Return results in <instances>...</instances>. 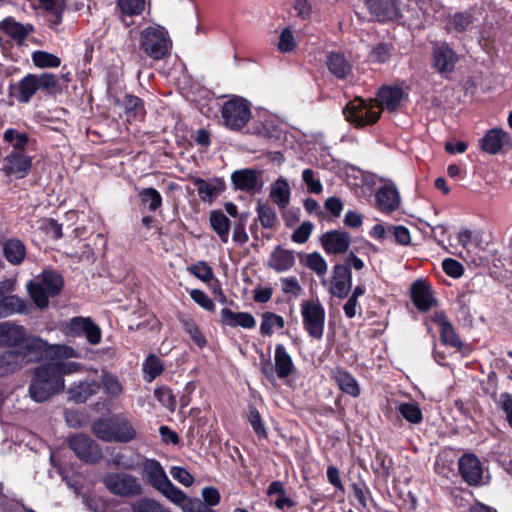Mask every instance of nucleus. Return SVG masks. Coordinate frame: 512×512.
Listing matches in <instances>:
<instances>
[{"instance_id":"nucleus-58","label":"nucleus","mask_w":512,"mask_h":512,"mask_svg":"<svg viewBox=\"0 0 512 512\" xmlns=\"http://www.w3.org/2000/svg\"><path fill=\"white\" fill-rule=\"evenodd\" d=\"M145 0H118L117 6L124 15H139L144 9Z\"/></svg>"},{"instance_id":"nucleus-39","label":"nucleus","mask_w":512,"mask_h":512,"mask_svg":"<svg viewBox=\"0 0 512 512\" xmlns=\"http://www.w3.org/2000/svg\"><path fill=\"white\" fill-rule=\"evenodd\" d=\"M270 197L280 208H286L290 201L288 182L283 178L276 180L271 187Z\"/></svg>"},{"instance_id":"nucleus-45","label":"nucleus","mask_w":512,"mask_h":512,"mask_svg":"<svg viewBox=\"0 0 512 512\" xmlns=\"http://www.w3.org/2000/svg\"><path fill=\"white\" fill-rule=\"evenodd\" d=\"M101 383L105 393L112 398H117L123 393V385L114 374L103 371L101 374Z\"/></svg>"},{"instance_id":"nucleus-10","label":"nucleus","mask_w":512,"mask_h":512,"mask_svg":"<svg viewBox=\"0 0 512 512\" xmlns=\"http://www.w3.org/2000/svg\"><path fill=\"white\" fill-rule=\"evenodd\" d=\"M303 327L308 335L320 340L324 334L325 308L319 299L304 300L300 304Z\"/></svg>"},{"instance_id":"nucleus-33","label":"nucleus","mask_w":512,"mask_h":512,"mask_svg":"<svg viewBox=\"0 0 512 512\" xmlns=\"http://www.w3.org/2000/svg\"><path fill=\"white\" fill-rule=\"evenodd\" d=\"M435 321L440 326V339L445 345H450L452 347L460 349L462 347V342L455 331L452 323L443 315L439 314L436 316Z\"/></svg>"},{"instance_id":"nucleus-31","label":"nucleus","mask_w":512,"mask_h":512,"mask_svg":"<svg viewBox=\"0 0 512 512\" xmlns=\"http://www.w3.org/2000/svg\"><path fill=\"white\" fill-rule=\"evenodd\" d=\"M171 503L178 506L183 512H215L201 500L188 496L182 490H180Z\"/></svg>"},{"instance_id":"nucleus-15","label":"nucleus","mask_w":512,"mask_h":512,"mask_svg":"<svg viewBox=\"0 0 512 512\" xmlns=\"http://www.w3.org/2000/svg\"><path fill=\"white\" fill-rule=\"evenodd\" d=\"M321 284L332 296L343 299L348 296L352 287L351 270L344 264H336L333 267L331 279L324 278Z\"/></svg>"},{"instance_id":"nucleus-30","label":"nucleus","mask_w":512,"mask_h":512,"mask_svg":"<svg viewBox=\"0 0 512 512\" xmlns=\"http://www.w3.org/2000/svg\"><path fill=\"white\" fill-rule=\"evenodd\" d=\"M332 377L341 391L353 397L360 395V386L357 380L346 370L336 368L332 371Z\"/></svg>"},{"instance_id":"nucleus-40","label":"nucleus","mask_w":512,"mask_h":512,"mask_svg":"<svg viewBox=\"0 0 512 512\" xmlns=\"http://www.w3.org/2000/svg\"><path fill=\"white\" fill-rule=\"evenodd\" d=\"M473 24V16L470 12H457L448 17L446 23L447 31L464 32Z\"/></svg>"},{"instance_id":"nucleus-41","label":"nucleus","mask_w":512,"mask_h":512,"mask_svg":"<svg viewBox=\"0 0 512 512\" xmlns=\"http://www.w3.org/2000/svg\"><path fill=\"white\" fill-rule=\"evenodd\" d=\"M210 224L223 243L228 242L230 221L222 211H213L210 215Z\"/></svg>"},{"instance_id":"nucleus-28","label":"nucleus","mask_w":512,"mask_h":512,"mask_svg":"<svg viewBox=\"0 0 512 512\" xmlns=\"http://www.w3.org/2000/svg\"><path fill=\"white\" fill-rule=\"evenodd\" d=\"M326 65L329 72L339 79L346 78L352 71L351 63L341 52H330L327 55Z\"/></svg>"},{"instance_id":"nucleus-11","label":"nucleus","mask_w":512,"mask_h":512,"mask_svg":"<svg viewBox=\"0 0 512 512\" xmlns=\"http://www.w3.org/2000/svg\"><path fill=\"white\" fill-rule=\"evenodd\" d=\"M221 116L226 127L240 130L251 118L250 104L246 99L234 96L223 104Z\"/></svg>"},{"instance_id":"nucleus-6","label":"nucleus","mask_w":512,"mask_h":512,"mask_svg":"<svg viewBox=\"0 0 512 512\" xmlns=\"http://www.w3.org/2000/svg\"><path fill=\"white\" fill-rule=\"evenodd\" d=\"M141 468L143 478L151 487L172 502L181 489L171 482L161 463L156 459H145Z\"/></svg>"},{"instance_id":"nucleus-32","label":"nucleus","mask_w":512,"mask_h":512,"mask_svg":"<svg viewBox=\"0 0 512 512\" xmlns=\"http://www.w3.org/2000/svg\"><path fill=\"white\" fill-rule=\"evenodd\" d=\"M193 183L199 197L203 201L211 202L223 190V182L219 179L207 181L201 178H196Z\"/></svg>"},{"instance_id":"nucleus-25","label":"nucleus","mask_w":512,"mask_h":512,"mask_svg":"<svg viewBox=\"0 0 512 512\" xmlns=\"http://www.w3.org/2000/svg\"><path fill=\"white\" fill-rule=\"evenodd\" d=\"M378 208L383 212H392L399 208L401 198L393 183L386 184L378 189L376 193Z\"/></svg>"},{"instance_id":"nucleus-14","label":"nucleus","mask_w":512,"mask_h":512,"mask_svg":"<svg viewBox=\"0 0 512 512\" xmlns=\"http://www.w3.org/2000/svg\"><path fill=\"white\" fill-rule=\"evenodd\" d=\"M61 331L72 337L85 336L91 345L101 341V329L88 317H73L61 326Z\"/></svg>"},{"instance_id":"nucleus-22","label":"nucleus","mask_w":512,"mask_h":512,"mask_svg":"<svg viewBox=\"0 0 512 512\" xmlns=\"http://www.w3.org/2000/svg\"><path fill=\"white\" fill-rule=\"evenodd\" d=\"M321 243L328 254H342L350 246V237L345 232L334 230L323 234Z\"/></svg>"},{"instance_id":"nucleus-47","label":"nucleus","mask_w":512,"mask_h":512,"mask_svg":"<svg viewBox=\"0 0 512 512\" xmlns=\"http://www.w3.org/2000/svg\"><path fill=\"white\" fill-rule=\"evenodd\" d=\"M394 53V46L392 43L380 42L376 44L369 53V59L373 63H386Z\"/></svg>"},{"instance_id":"nucleus-61","label":"nucleus","mask_w":512,"mask_h":512,"mask_svg":"<svg viewBox=\"0 0 512 512\" xmlns=\"http://www.w3.org/2000/svg\"><path fill=\"white\" fill-rule=\"evenodd\" d=\"M50 363L54 364L60 377H63V375L76 373L82 368L80 363L73 361L66 362L65 360H51Z\"/></svg>"},{"instance_id":"nucleus-44","label":"nucleus","mask_w":512,"mask_h":512,"mask_svg":"<svg viewBox=\"0 0 512 512\" xmlns=\"http://www.w3.org/2000/svg\"><path fill=\"white\" fill-rule=\"evenodd\" d=\"M285 326L284 318L272 312H265L262 314V322L260 325V332L262 335L270 336L274 333L275 329H282Z\"/></svg>"},{"instance_id":"nucleus-35","label":"nucleus","mask_w":512,"mask_h":512,"mask_svg":"<svg viewBox=\"0 0 512 512\" xmlns=\"http://www.w3.org/2000/svg\"><path fill=\"white\" fill-rule=\"evenodd\" d=\"M507 136V133L502 129H491L482 138L481 147L489 154H496L507 142Z\"/></svg>"},{"instance_id":"nucleus-48","label":"nucleus","mask_w":512,"mask_h":512,"mask_svg":"<svg viewBox=\"0 0 512 512\" xmlns=\"http://www.w3.org/2000/svg\"><path fill=\"white\" fill-rule=\"evenodd\" d=\"M180 322L184 331L190 336L195 345L200 349L204 348L207 344V340L195 321L190 318H182Z\"/></svg>"},{"instance_id":"nucleus-4","label":"nucleus","mask_w":512,"mask_h":512,"mask_svg":"<svg viewBox=\"0 0 512 512\" xmlns=\"http://www.w3.org/2000/svg\"><path fill=\"white\" fill-rule=\"evenodd\" d=\"M63 287V279L61 275L55 271H45L35 280H31L27 284V290L34 301L35 305L40 309H45L49 305V297H54L61 292Z\"/></svg>"},{"instance_id":"nucleus-43","label":"nucleus","mask_w":512,"mask_h":512,"mask_svg":"<svg viewBox=\"0 0 512 512\" xmlns=\"http://www.w3.org/2000/svg\"><path fill=\"white\" fill-rule=\"evenodd\" d=\"M131 512H172L170 508L163 505L160 501L143 497L136 500L131 505Z\"/></svg>"},{"instance_id":"nucleus-9","label":"nucleus","mask_w":512,"mask_h":512,"mask_svg":"<svg viewBox=\"0 0 512 512\" xmlns=\"http://www.w3.org/2000/svg\"><path fill=\"white\" fill-rule=\"evenodd\" d=\"M105 488L113 495L124 498H135L143 493L140 480L129 473L110 472L103 476Z\"/></svg>"},{"instance_id":"nucleus-51","label":"nucleus","mask_w":512,"mask_h":512,"mask_svg":"<svg viewBox=\"0 0 512 512\" xmlns=\"http://www.w3.org/2000/svg\"><path fill=\"white\" fill-rule=\"evenodd\" d=\"M142 370L147 381L151 382L163 372L164 365L159 357L152 354L145 359Z\"/></svg>"},{"instance_id":"nucleus-42","label":"nucleus","mask_w":512,"mask_h":512,"mask_svg":"<svg viewBox=\"0 0 512 512\" xmlns=\"http://www.w3.org/2000/svg\"><path fill=\"white\" fill-rule=\"evenodd\" d=\"M43 9L48 13L49 25L52 28L62 23L65 3L63 0H51L41 4Z\"/></svg>"},{"instance_id":"nucleus-27","label":"nucleus","mask_w":512,"mask_h":512,"mask_svg":"<svg viewBox=\"0 0 512 512\" xmlns=\"http://www.w3.org/2000/svg\"><path fill=\"white\" fill-rule=\"evenodd\" d=\"M222 325L229 327H242L244 329H252L256 326V320L251 313L233 312L229 308H223L220 311Z\"/></svg>"},{"instance_id":"nucleus-2","label":"nucleus","mask_w":512,"mask_h":512,"mask_svg":"<svg viewBox=\"0 0 512 512\" xmlns=\"http://www.w3.org/2000/svg\"><path fill=\"white\" fill-rule=\"evenodd\" d=\"M64 387V378L57 373L54 364L48 362L33 370L28 394L35 402L41 403L62 392Z\"/></svg>"},{"instance_id":"nucleus-21","label":"nucleus","mask_w":512,"mask_h":512,"mask_svg":"<svg viewBox=\"0 0 512 512\" xmlns=\"http://www.w3.org/2000/svg\"><path fill=\"white\" fill-rule=\"evenodd\" d=\"M24 326L7 321L0 323V347H17L25 340Z\"/></svg>"},{"instance_id":"nucleus-8","label":"nucleus","mask_w":512,"mask_h":512,"mask_svg":"<svg viewBox=\"0 0 512 512\" xmlns=\"http://www.w3.org/2000/svg\"><path fill=\"white\" fill-rule=\"evenodd\" d=\"M171 40L162 27H147L140 33V49L153 60H160L169 54Z\"/></svg>"},{"instance_id":"nucleus-34","label":"nucleus","mask_w":512,"mask_h":512,"mask_svg":"<svg viewBox=\"0 0 512 512\" xmlns=\"http://www.w3.org/2000/svg\"><path fill=\"white\" fill-rule=\"evenodd\" d=\"M24 366V356L18 351L0 353V377L16 372Z\"/></svg>"},{"instance_id":"nucleus-3","label":"nucleus","mask_w":512,"mask_h":512,"mask_svg":"<svg viewBox=\"0 0 512 512\" xmlns=\"http://www.w3.org/2000/svg\"><path fill=\"white\" fill-rule=\"evenodd\" d=\"M92 432L98 439L108 443H128L137 435L132 422L123 415H114L94 421Z\"/></svg>"},{"instance_id":"nucleus-46","label":"nucleus","mask_w":512,"mask_h":512,"mask_svg":"<svg viewBox=\"0 0 512 512\" xmlns=\"http://www.w3.org/2000/svg\"><path fill=\"white\" fill-rule=\"evenodd\" d=\"M396 409L406 421L412 424H419L422 422V411L417 403H400L397 405Z\"/></svg>"},{"instance_id":"nucleus-1","label":"nucleus","mask_w":512,"mask_h":512,"mask_svg":"<svg viewBox=\"0 0 512 512\" xmlns=\"http://www.w3.org/2000/svg\"><path fill=\"white\" fill-rule=\"evenodd\" d=\"M23 347L18 350L24 356V365L33 362L46 360H68L77 358L78 352L71 346L65 344H49L46 340L38 336H29L25 334Z\"/></svg>"},{"instance_id":"nucleus-55","label":"nucleus","mask_w":512,"mask_h":512,"mask_svg":"<svg viewBox=\"0 0 512 512\" xmlns=\"http://www.w3.org/2000/svg\"><path fill=\"white\" fill-rule=\"evenodd\" d=\"M392 466V459L381 452H378L375 455V458L372 462V469L374 473L384 478H387L390 475Z\"/></svg>"},{"instance_id":"nucleus-53","label":"nucleus","mask_w":512,"mask_h":512,"mask_svg":"<svg viewBox=\"0 0 512 512\" xmlns=\"http://www.w3.org/2000/svg\"><path fill=\"white\" fill-rule=\"evenodd\" d=\"M1 25L6 34L18 40L24 39L32 31L31 25L24 26L13 19H5Z\"/></svg>"},{"instance_id":"nucleus-17","label":"nucleus","mask_w":512,"mask_h":512,"mask_svg":"<svg viewBox=\"0 0 512 512\" xmlns=\"http://www.w3.org/2000/svg\"><path fill=\"white\" fill-rule=\"evenodd\" d=\"M235 188L250 194L259 193L263 186L262 172L254 169H241L231 175Z\"/></svg>"},{"instance_id":"nucleus-57","label":"nucleus","mask_w":512,"mask_h":512,"mask_svg":"<svg viewBox=\"0 0 512 512\" xmlns=\"http://www.w3.org/2000/svg\"><path fill=\"white\" fill-rule=\"evenodd\" d=\"M191 274H193L199 280L207 283L214 278V273L210 265L205 261H199L188 268Z\"/></svg>"},{"instance_id":"nucleus-29","label":"nucleus","mask_w":512,"mask_h":512,"mask_svg":"<svg viewBox=\"0 0 512 512\" xmlns=\"http://www.w3.org/2000/svg\"><path fill=\"white\" fill-rule=\"evenodd\" d=\"M100 384L96 381H80L68 391L69 398L77 403L86 402L91 396L97 394Z\"/></svg>"},{"instance_id":"nucleus-18","label":"nucleus","mask_w":512,"mask_h":512,"mask_svg":"<svg viewBox=\"0 0 512 512\" xmlns=\"http://www.w3.org/2000/svg\"><path fill=\"white\" fill-rule=\"evenodd\" d=\"M406 94L400 86L396 85H383L379 88L377 93V102L381 111L383 109L389 112L398 110L405 99Z\"/></svg>"},{"instance_id":"nucleus-54","label":"nucleus","mask_w":512,"mask_h":512,"mask_svg":"<svg viewBox=\"0 0 512 512\" xmlns=\"http://www.w3.org/2000/svg\"><path fill=\"white\" fill-rule=\"evenodd\" d=\"M32 60L35 66L39 68H56L60 66L61 60L54 54L46 51H35L32 54Z\"/></svg>"},{"instance_id":"nucleus-13","label":"nucleus","mask_w":512,"mask_h":512,"mask_svg":"<svg viewBox=\"0 0 512 512\" xmlns=\"http://www.w3.org/2000/svg\"><path fill=\"white\" fill-rule=\"evenodd\" d=\"M68 445L75 455L86 463H97L103 457L99 444L86 434L77 433L70 436Z\"/></svg>"},{"instance_id":"nucleus-24","label":"nucleus","mask_w":512,"mask_h":512,"mask_svg":"<svg viewBox=\"0 0 512 512\" xmlns=\"http://www.w3.org/2000/svg\"><path fill=\"white\" fill-rule=\"evenodd\" d=\"M295 264L294 252L276 246L270 253L269 258L266 262V266L273 269L277 273H282L290 270Z\"/></svg>"},{"instance_id":"nucleus-37","label":"nucleus","mask_w":512,"mask_h":512,"mask_svg":"<svg viewBox=\"0 0 512 512\" xmlns=\"http://www.w3.org/2000/svg\"><path fill=\"white\" fill-rule=\"evenodd\" d=\"M5 258L12 265H20L26 256V248L18 239H9L3 245Z\"/></svg>"},{"instance_id":"nucleus-62","label":"nucleus","mask_w":512,"mask_h":512,"mask_svg":"<svg viewBox=\"0 0 512 512\" xmlns=\"http://www.w3.org/2000/svg\"><path fill=\"white\" fill-rule=\"evenodd\" d=\"M190 297L194 302L207 311H214L215 305L213 300L202 290L193 289L190 292Z\"/></svg>"},{"instance_id":"nucleus-19","label":"nucleus","mask_w":512,"mask_h":512,"mask_svg":"<svg viewBox=\"0 0 512 512\" xmlns=\"http://www.w3.org/2000/svg\"><path fill=\"white\" fill-rule=\"evenodd\" d=\"M457 60L458 56L447 43H441L434 47L433 65L440 74L451 73Z\"/></svg>"},{"instance_id":"nucleus-59","label":"nucleus","mask_w":512,"mask_h":512,"mask_svg":"<svg viewBox=\"0 0 512 512\" xmlns=\"http://www.w3.org/2000/svg\"><path fill=\"white\" fill-rule=\"evenodd\" d=\"M154 395L163 406L168 408L170 411L175 410L176 399L170 388L165 386L158 387L154 390Z\"/></svg>"},{"instance_id":"nucleus-49","label":"nucleus","mask_w":512,"mask_h":512,"mask_svg":"<svg viewBox=\"0 0 512 512\" xmlns=\"http://www.w3.org/2000/svg\"><path fill=\"white\" fill-rule=\"evenodd\" d=\"M123 106L128 118L142 119L144 117V105L140 98L127 95L123 100Z\"/></svg>"},{"instance_id":"nucleus-16","label":"nucleus","mask_w":512,"mask_h":512,"mask_svg":"<svg viewBox=\"0 0 512 512\" xmlns=\"http://www.w3.org/2000/svg\"><path fill=\"white\" fill-rule=\"evenodd\" d=\"M409 2L410 0H366L370 12L382 22L401 16Z\"/></svg>"},{"instance_id":"nucleus-64","label":"nucleus","mask_w":512,"mask_h":512,"mask_svg":"<svg viewBox=\"0 0 512 512\" xmlns=\"http://www.w3.org/2000/svg\"><path fill=\"white\" fill-rule=\"evenodd\" d=\"M170 474L176 481L185 487L192 486L195 481L194 477L185 468L180 466L171 467Z\"/></svg>"},{"instance_id":"nucleus-36","label":"nucleus","mask_w":512,"mask_h":512,"mask_svg":"<svg viewBox=\"0 0 512 512\" xmlns=\"http://www.w3.org/2000/svg\"><path fill=\"white\" fill-rule=\"evenodd\" d=\"M27 302L17 295H8L0 299V319L13 314H23L27 312Z\"/></svg>"},{"instance_id":"nucleus-7","label":"nucleus","mask_w":512,"mask_h":512,"mask_svg":"<svg viewBox=\"0 0 512 512\" xmlns=\"http://www.w3.org/2000/svg\"><path fill=\"white\" fill-rule=\"evenodd\" d=\"M343 114L347 121L356 127L373 125L381 116V108L374 99L365 101L362 98H355L346 104Z\"/></svg>"},{"instance_id":"nucleus-60","label":"nucleus","mask_w":512,"mask_h":512,"mask_svg":"<svg viewBox=\"0 0 512 512\" xmlns=\"http://www.w3.org/2000/svg\"><path fill=\"white\" fill-rule=\"evenodd\" d=\"M302 180L306 184L309 193L320 194L323 186L312 169H305L302 172Z\"/></svg>"},{"instance_id":"nucleus-20","label":"nucleus","mask_w":512,"mask_h":512,"mask_svg":"<svg viewBox=\"0 0 512 512\" xmlns=\"http://www.w3.org/2000/svg\"><path fill=\"white\" fill-rule=\"evenodd\" d=\"M459 471L469 485H477L482 479V466L479 459L472 454L463 455L459 459Z\"/></svg>"},{"instance_id":"nucleus-56","label":"nucleus","mask_w":512,"mask_h":512,"mask_svg":"<svg viewBox=\"0 0 512 512\" xmlns=\"http://www.w3.org/2000/svg\"><path fill=\"white\" fill-rule=\"evenodd\" d=\"M143 204L148 205L150 211L157 210L162 204L160 193L154 188H145L139 192Z\"/></svg>"},{"instance_id":"nucleus-26","label":"nucleus","mask_w":512,"mask_h":512,"mask_svg":"<svg viewBox=\"0 0 512 512\" xmlns=\"http://www.w3.org/2000/svg\"><path fill=\"white\" fill-rule=\"evenodd\" d=\"M411 299L420 311H428L434 305L429 285L424 280H416L411 286Z\"/></svg>"},{"instance_id":"nucleus-23","label":"nucleus","mask_w":512,"mask_h":512,"mask_svg":"<svg viewBox=\"0 0 512 512\" xmlns=\"http://www.w3.org/2000/svg\"><path fill=\"white\" fill-rule=\"evenodd\" d=\"M32 159L23 152H12L5 158L3 171L8 175L26 176L31 168Z\"/></svg>"},{"instance_id":"nucleus-63","label":"nucleus","mask_w":512,"mask_h":512,"mask_svg":"<svg viewBox=\"0 0 512 512\" xmlns=\"http://www.w3.org/2000/svg\"><path fill=\"white\" fill-rule=\"evenodd\" d=\"M313 228H314V226L311 222H309V221L303 222L293 232V234L291 236L292 241L295 243H298V244L305 243L309 239V237L313 231Z\"/></svg>"},{"instance_id":"nucleus-5","label":"nucleus","mask_w":512,"mask_h":512,"mask_svg":"<svg viewBox=\"0 0 512 512\" xmlns=\"http://www.w3.org/2000/svg\"><path fill=\"white\" fill-rule=\"evenodd\" d=\"M57 84V77L52 73L28 74L16 85L11 86V95L20 103H28L38 90L51 93Z\"/></svg>"},{"instance_id":"nucleus-38","label":"nucleus","mask_w":512,"mask_h":512,"mask_svg":"<svg viewBox=\"0 0 512 512\" xmlns=\"http://www.w3.org/2000/svg\"><path fill=\"white\" fill-rule=\"evenodd\" d=\"M300 262L312 270L319 278H325L328 271V264L320 253L313 252L300 255Z\"/></svg>"},{"instance_id":"nucleus-50","label":"nucleus","mask_w":512,"mask_h":512,"mask_svg":"<svg viewBox=\"0 0 512 512\" xmlns=\"http://www.w3.org/2000/svg\"><path fill=\"white\" fill-rule=\"evenodd\" d=\"M256 211L258 219L264 228L272 229L276 226L278 219L272 206L258 202Z\"/></svg>"},{"instance_id":"nucleus-52","label":"nucleus","mask_w":512,"mask_h":512,"mask_svg":"<svg viewBox=\"0 0 512 512\" xmlns=\"http://www.w3.org/2000/svg\"><path fill=\"white\" fill-rule=\"evenodd\" d=\"M5 142L11 144L16 152H22L29 142V135L27 133H21L13 128L5 130L3 134Z\"/></svg>"},{"instance_id":"nucleus-12","label":"nucleus","mask_w":512,"mask_h":512,"mask_svg":"<svg viewBox=\"0 0 512 512\" xmlns=\"http://www.w3.org/2000/svg\"><path fill=\"white\" fill-rule=\"evenodd\" d=\"M274 361V366L268 359H263L260 362L261 372L271 382L275 381V375L280 379H284L289 377L295 370L292 357L282 344L275 346Z\"/></svg>"}]
</instances>
